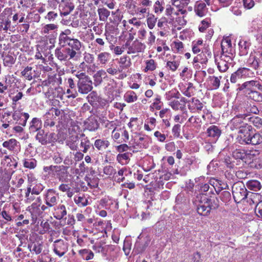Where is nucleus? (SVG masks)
Returning a JSON list of instances; mask_svg holds the SVG:
<instances>
[{"mask_svg": "<svg viewBox=\"0 0 262 262\" xmlns=\"http://www.w3.org/2000/svg\"><path fill=\"white\" fill-rule=\"evenodd\" d=\"M145 48V45L141 42L135 41L131 46L128 47V54L142 52Z\"/></svg>", "mask_w": 262, "mask_h": 262, "instance_id": "18", "label": "nucleus"}, {"mask_svg": "<svg viewBox=\"0 0 262 262\" xmlns=\"http://www.w3.org/2000/svg\"><path fill=\"white\" fill-rule=\"evenodd\" d=\"M86 128L90 131H95L99 126V124L95 117L89 118L85 122Z\"/></svg>", "mask_w": 262, "mask_h": 262, "instance_id": "19", "label": "nucleus"}, {"mask_svg": "<svg viewBox=\"0 0 262 262\" xmlns=\"http://www.w3.org/2000/svg\"><path fill=\"white\" fill-rule=\"evenodd\" d=\"M75 203L80 207H85L88 205V199L84 194L77 195L74 196Z\"/></svg>", "mask_w": 262, "mask_h": 262, "instance_id": "27", "label": "nucleus"}, {"mask_svg": "<svg viewBox=\"0 0 262 262\" xmlns=\"http://www.w3.org/2000/svg\"><path fill=\"white\" fill-rule=\"evenodd\" d=\"M43 126L45 128L53 127L56 123V117L49 112H47L43 116Z\"/></svg>", "mask_w": 262, "mask_h": 262, "instance_id": "14", "label": "nucleus"}, {"mask_svg": "<svg viewBox=\"0 0 262 262\" xmlns=\"http://www.w3.org/2000/svg\"><path fill=\"white\" fill-rule=\"evenodd\" d=\"M2 145L4 147L13 152H17L20 147L19 142L13 138L4 141Z\"/></svg>", "mask_w": 262, "mask_h": 262, "instance_id": "11", "label": "nucleus"}, {"mask_svg": "<svg viewBox=\"0 0 262 262\" xmlns=\"http://www.w3.org/2000/svg\"><path fill=\"white\" fill-rule=\"evenodd\" d=\"M250 43L248 41L245 40H241L239 42L238 46L241 55L247 54L248 50L249 48Z\"/></svg>", "mask_w": 262, "mask_h": 262, "instance_id": "28", "label": "nucleus"}, {"mask_svg": "<svg viewBox=\"0 0 262 262\" xmlns=\"http://www.w3.org/2000/svg\"><path fill=\"white\" fill-rule=\"evenodd\" d=\"M92 81L90 77L86 78L82 81H78L77 87L78 92L82 94H86L93 89Z\"/></svg>", "mask_w": 262, "mask_h": 262, "instance_id": "7", "label": "nucleus"}, {"mask_svg": "<svg viewBox=\"0 0 262 262\" xmlns=\"http://www.w3.org/2000/svg\"><path fill=\"white\" fill-rule=\"evenodd\" d=\"M57 216L56 218L57 220H60L62 219L65 215H67V210L66 207L63 205H59L57 206L56 209Z\"/></svg>", "mask_w": 262, "mask_h": 262, "instance_id": "32", "label": "nucleus"}, {"mask_svg": "<svg viewBox=\"0 0 262 262\" xmlns=\"http://www.w3.org/2000/svg\"><path fill=\"white\" fill-rule=\"evenodd\" d=\"M58 198L53 189H48L46 195V204L50 207H53L57 204Z\"/></svg>", "mask_w": 262, "mask_h": 262, "instance_id": "12", "label": "nucleus"}, {"mask_svg": "<svg viewBox=\"0 0 262 262\" xmlns=\"http://www.w3.org/2000/svg\"><path fill=\"white\" fill-rule=\"evenodd\" d=\"M117 150L119 152L126 151L129 149V147L126 144H122L116 147Z\"/></svg>", "mask_w": 262, "mask_h": 262, "instance_id": "60", "label": "nucleus"}, {"mask_svg": "<svg viewBox=\"0 0 262 262\" xmlns=\"http://www.w3.org/2000/svg\"><path fill=\"white\" fill-rule=\"evenodd\" d=\"M104 173L107 175H112L115 173V170L112 166H107L104 168Z\"/></svg>", "mask_w": 262, "mask_h": 262, "instance_id": "59", "label": "nucleus"}, {"mask_svg": "<svg viewBox=\"0 0 262 262\" xmlns=\"http://www.w3.org/2000/svg\"><path fill=\"white\" fill-rule=\"evenodd\" d=\"M238 90L243 91L248 99L257 102H262V84L259 81H247L238 84Z\"/></svg>", "mask_w": 262, "mask_h": 262, "instance_id": "1", "label": "nucleus"}, {"mask_svg": "<svg viewBox=\"0 0 262 262\" xmlns=\"http://www.w3.org/2000/svg\"><path fill=\"white\" fill-rule=\"evenodd\" d=\"M29 114L27 113H22L20 111H14L12 114V118L19 125L25 126L29 118Z\"/></svg>", "mask_w": 262, "mask_h": 262, "instance_id": "8", "label": "nucleus"}, {"mask_svg": "<svg viewBox=\"0 0 262 262\" xmlns=\"http://www.w3.org/2000/svg\"><path fill=\"white\" fill-rule=\"evenodd\" d=\"M247 185L249 189L254 191H258L261 187L260 183L257 180L249 181L247 182Z\"/></svg>", "mask_w": 262, "mask_h": 262, "instance_id": "33", "label": "nucleus"}, {"mask_svg": "<svg viewBox=\"0 0 262 262\" xmlns=\"http://www.w3.org/2000/svg\"><path fill=\"white\" fill-rule=\"evenodd\" d=\"M129 155L128 152L118 154L117 156V160L122 164L126 163L129 159Z\"/></svg>", "mask_w": 262, "mask_h": 262, "instance_id": "46", "label": "nucleus"}, {"mask_svg": "<svg viewBox=\"0 0 262 262\" xmlns=\"http://www.w3.org/2000/svg\"><path fill=\"white\" fill-rule=\"evenodd\" d=\"M221 78V76L218 77L214 76H210L209 77L208 79L212 86V89L216 90L220 87V79Z\"/></svg>", "mask_w": 262, "mask_h": 262, "instance_id": "31", "label": "nucleus"}, {"mask_svg": "<svg viewBox=\"0 0 262 262\" xmlns=\"http://www.w3.org/2000/svg\"><path fill=\"white\" fill-rule=\"evenodd\" d=\"M157 18L154 14H149L147 18V24L150 29H152L155 26Z\"/></svg>", "mask_w": 262, "mask_h": 262, "instance_id": "43", "label": "nucleus"}, {"mask_svg": "<svg viewBox=\"0 0 262 262\" xmlns=\"http://www.w3.org/2000/svg\"><path fill=\"white\" fill-rule=\"evenodd\" d=\"M28 248L30 249V252H34L36 254H38L41 252L42 246L39 243H33L28 245Z\"/></svg>", "mask_w": 262, "mask_h": 262, "instance_id": "38", "label": "nucleus"}, {"mask_svg": "<svg viewBox=\"0 0 262 262\" xmlns=\"http://www.w3.org/2000/svg\"><path fill=\"white\" fill-rule=\"evenodd\" d=\"M203 201H201L197 207L198 213L202 215H208L211 209H215L218 206L217 204L215 203V199H208L205 197Z\"/></svg>", "mask_w": 262, "mask_h": 262, "instance_id": "3", "label": "nucleus"}, {"mask_svg": "<svg viewBox=\"0 0 262 262\" xmlns=\"http://www.w3.org/2000/svg\"><path fill=\"white\" fill-rule=\"evenodd\" d=\"M78 137L76 136L72 137L70 140L68 141L67 145L69 146L71 149L73 150H77L78 149Z\"/></svg>", "mask_w": 262, "mask_h": 262, "instance_id": "36", "label": "nucleus"}, {"mask_svg": "<svg viewBox=\"0 0 262 262\" xmlns=\"http://www.w3.org/2000/svg\"><path fill=\"white\" fill-rule=\"evenodd\" d=\"M110 54L108 52H102L98 55V60L102 64H105L110 60Z\"/></svg>", "mask_w": 262, "mask_h": 262, "instance_id": "35", "label": "nucleus"}, {"mask_svg": "<svg viewBox=\"0 0 262 262\" xmlns=\"http://www.w3.org/2000/svg\"><path fill=\"white\" fill-rule=\"evenodd\" d=\"M23 165L25 168L34 169L37 165V161L35 159H25L23 160Z\"/></svg>", "mask_w": 262, "mask_h": 262, "instance_id": "30", "label": "nucleus"}, {"mask_svg": "<svg viewBox=\"0 0 262 262\" xmlns=\"http://www.w3.org/2000/svg\"><path fill=\"white\" fill-rule=\"evenodd\" d=\"M74 6L69 2L62 1L59 5V10L61 14L64 16H67L74 9Z\"/></svg>", "mask_w": 262, "mask_h": 262, "instance_id": "17", "label": "nucleus"}, {"mask_svg": "<svg viewBox=\"0 0 262 262\" xmlns=\"http://www.w3.org/2000/svg\"><path fill=\"white\" fill-rule=\"evenodd\" d=\"M221 160L228 167H232L233 164H232L231 158L229 156H226L223 159L221 158Z\"/></svg>", "mask_w": 262, "mask_h": 262, "instance_id": "61", "label": "nucleus"}, {"mask_svg": "<svg viewBox=\"0 0 262 262\" xmlns=\"http://www.w3.org/2000/svg\"><path fill=\"white\" fill-rule=\"evenodd\" d=\"M93 247L94 250H97L98 252H104L105 249V247H102L101 243H96Z\"/></svg>", "mask_w": 262, "mask_h": 262, "instance_id": "64", "label": "nucleus"}, {"mask_svg": "<svg viewBox=\"0 0 262 262\" xmlns=\"http://www.w3.org/2000/svg\"><path fill=\"white\" fill-rule=\"evenodd\" d=\"M169 105L174 110H178L180 107V102L176 100H174L170 102Z\"/></svg>", "mask_w": 262, "mask_h": 262, "instance_id": "62", "label": "nucleus"}, {"mask_svg": "<svg viewBox=\"0 0 262 262\" xmlns=\"http://www.w3.org/2000/svg\"><path fill=\"white\" fill-rule=\"evenodd\" d=\"M235 72L239 79L252 77L254 74L251 70L246 68H239Z\"/></svg>", "mask_w": 262, "mask_h": 262, "instance_id": "16", "label": "nucleus"}, {"mask_svg": "<svg viewBox=\"0 0 262 262\" xmlns=\"http://www.w3.org/2000/svg\"><path fill=\"white\" fill-rule=\"evenodd\" d=\"M232 194L235 202L238 203L247 198V190L243 183L238 182L234 183L232 188Z\"/></svg>", "mask_w": 262, "mask_h": 262, "instance_id": "4", "label": "nucleus"}, {"mask_svg": "<svg viewBox=\"0 0 262 262\" xmlns=\"http://www.w3.org/2000/svg\"><path fill=\"white\" fill-rule=\"evenodd\" d=\"M118 63L119 64V73H122L131 66L130 59L127 55L121 57L118 60Z\"/></svg>", "mask_w": 262, "mask_h": 262, "instance_id": "15", "label": "nucleus"}, {"mask_svg": "<svg viewBox=\"0 0 262 262\" xmlns=\"http://www.w3.org/2000/svg\"><path fill=\"white\" fill-rule=\"evenodd\" d=\"M208 136L217 139L221 136V130L219 127L215 125H211L207 130Z\"/></svg>", "mask_w": 262, "mask_h": 262, "instance_id": "22", "label": "nucleus"}, {"mask_svg": "<svg viewBox=\"0 0 262 262\" xmlns=\"http://www.w3.org/2000/svg\"><path fill=\"white\" fill-rule=\"evenodd\" d=\"M71 39L72 38L70 37L60 34L59 36V44L61 47H65L66 46L69 45Z\"/></svg>", "mask_w": 262, "mask_h": 262, "instance_id": "42", "label": "nucleus"}, {"mask_svg": "<svg viewBox=\"0 0 262 262\" xmlns=\"http://www.w3.org/2000/svg\"><path fill=\"white\" fill-rule=\"evenodd\" d=\"M233 157L236 159H244L246 156V154L244 150L236 149L232 152Z\"/></svg>", "mask_w": 262, "mask_h": 262, "instance_id": "47", "label": "nucleus"}, {"mask_svg": "<svg viewBox=\"0 0 262 262\" xmlns=\"http://www.w3.org/2000/svg\"><path fill=\"white\" fill-rule=\"evenodd\" d=\"M154 136L158 138V140L160 142H164L166 139V136L164 134H161L159 131H156L154 133Z\"/></svg>", "mask_w": 262, "mask_h": 262, "instance_id": "63", "label": "nucleus"}, {"mask_svg": "<svg viewBox=\"0 0 262 262\" xmlns=\"http://www.w3.org/2000/svg\"><path fill=\"white\" fill-rule=\"evenodd\" d=\"M222 51L223 53H228L231 52L232 44L230 39L226 37L223 39L221 42Z\"/></svg>", "mask_w": 262, "mask_h": 262, "instance_id": "25", "label": "nucleus"}, {"mask_svg": "<svg viewBox=\"0 0 262 262\" xmlns=\"http://www.w3.org/2000/svg\"><path fill=\"white\" fill-rule=\"evenodd\" d=\"M206 5L205 3H201L197 5L195 8V12L197 15L202 17L205 13Z\"/></svg>", "mask_w": 262, "mask_h": 262, "instance_id": "40", "label": "nucleus"}, {"mask_svg": "<svg viewBox=\"0 0 262 262\" xmlns=\"http://www.w3.org/2000/svg\"><path fill=\"white\" fill-rule=\"evenodd\" d=\"M218 68L220 71L225 72L228 69V63L224 60H221L218 64Z\"/></svg>", "mask_w": 262, "mask_h": 262, "instance_id": "53", "label": "nucleus"}, {"mask_svg": "<svg viewBox=\"0 0 262 262\" xmlns=\"http://www.w3.org/2000/svg\"><path fill=\"white\" fill-rule=\"evenodd\" d=\"M211 21L210 18H206L201 21V24L200 25L199 30L200 32H204L207 28L210 27Z\"/></svg>", "mask_w": 262, "mask_h": 262, "instance_id": "45", "label": "nucleus"}, {"mask_svg": "<svg viewBox=\"0 0 262 262\" xmlns=\"http://www.w3.org/2000/svg\"><path fill=\"white\" fill-rule=\"evenodd\" d=\"M80 136L82 138L80 140V147L82 148L81 151L86 153L91 147V142L84 134H81Z\"/></svg>", "mask_w": 262, "mask_h": 262, "instance_id": "21", "label": "nucleus"}, {"mask_svg": "<svg viewBox=\"0 0 262 262\" xmlns=\"http://www.w3.org/2000/svg\"><path fill=\"white\" fill-rule=\"evenodd\" d=\"M86 98L88 101L92 103L97 100V94L96 92L93 91L88 95Z\"/></svg>", "mask_w": 262, "mask_h": 262, "instance_id": "52", "label": "nucleus"}, {"mask_svg": "<svg viewBox=\"0 0 262 262\" xmlns=\"http://www.w3.org/2000/svg\"><path fill=\"white\" fill-rule=\"evenodd\" d=\"M76 54V51L70 48L56 49L55 53L56 57L61 61L72 59L75 57Z\"/></svg>", "mask_w": 262, "mask_h": 262, "instance_id": "5", "label": "nucleus"}, {"mask_svg": "<svg viewBox=\"0 0 262 262\" xmlns=\"http://www.w3.org/2000/svg\"><path fill=\"white\" fill-rule=\"evenodd\" d=\"M248 116L246 113L243 114L237 115L230 121V125L232 129L235 128L245 129L249 126L244 121L247 120V117Z\"/></svg>", "mask_w": 262, "mask_h": 262, "instance_id": "6", "label": "nucleus"}, {"mask_svg": "<svg viewBox=\"0 0 262 262\" xmlns=\"http://www.w3.org/2000/svg\"><path fill=\"white\" fill-rule=\"evenodd\" d=\"M54 168L59 181L61 182L65 181L68 176V169L69 166L63 165L55 166Z\"/></svg>", "mask_w": 262, "mask_h": 262, "instance_id": "10", "label": "nucleus"}, {"mask_svg": "<svg viewBox=\"0 0 262 262\" xmlns=\"http://www.w3.org/2000/svg\"><path fill=\"white\" fill-rule=\"evenodd\" d=\"M107 77L106 72L103 70L98 71L93 76L94 83L97 85L101 83L103 79Z\"/></svg>", "mask_w": 262, "mask_h": 262, "instance_id": "24", "label": "nucleus"}, {"mask_svg": "<svg viewBox=\"0 0 262 262\" xmlns=\"http://www.w3.org/2000/svg\"><path fill=\"white\" fill-rule=\"evenodd\" d=\"M3 61L5 66L10 67L14 63L15 59L12 55L7 54L4 57Z\"/></svg>", "mask_w": 262, "mask_h": 262, "instance_id": "44", "label": "nucleus"}, {"mask_svg": "<svg viewBox=\"0 0 262 262\" xmlns=\"http://www.w3.org/2000/svg\"><path fill=\"white\" fill-rule=\"evenodd\" d=\"M243 5L245 8L250 9L254 6L253 0H243Z\"/></svg>", "mask_w": 262, "mask_h": 262, "instance_id": "58", "label": "nucleus"}, {"mask_svg": "<svg viewBox=\"0 0 262 262\" xmlns=\"http://www.w3.org/2000/svg\"><path fill=\"white\" fill-rule=\"evenodd\" d=\"M35 139L43 145H47L49 143L48 134L45 133L43 129H40L37 132L35 136Z\"/></svg>", "mask_w": 262, "mask_h": 262, "instance_id": "20", "label": "nucleus"}, {"mask_svg": "<svg viewBox=\"0 0 262 262\" xmlns=\"http://www.w3.org/2000/svg\"><path fill=\"white\" fill-rule=\"evenodd\" d=\"M255 212L258 217L262 218V201L256 205Z\"/></svg>", "mask_w": 262, "mask_h": 262, "instance_id": "56", "label": "nucleus"}, {"mask_svg": "<svg viewBox=\"0 0 262 262\" xmlns=\"http://www.w3.org/2000/svg\"><path fill=\"white\" fill-rule=\"evenodd\" d=\"M68 250V246L63 240L57 239L54 242V251L59 256H62Z\"/></svg>", "mask_w": 262, "mask_h": 262, "instance_id": "9", "label": "nucleus"}, {"mask_svg": "<svg viewBox=\"0 0 262 262\" xmlns=\"http://www.w3.org/2000/svg\"><path fill=\"white\" fill-rule=\"evenodd\" d=\"M247 119L250 120V121L252 122L257 127L259 128L262 126L261 119L259 117H250L248 118Z\"/></svg>", "mask_w": 262, "mask_h": 262, "instance_id": "50", "label": "nucleus"}, {"mask_svg": "<svg viewBox=\"0 0 262 262\" xmlns=\"http://www.w3.org/2000/svg\"><path fill=\"white\" fill-rule=\"evenodd\" d=\"M166 65L172 71H175L179 66L180 62L178 60L169 61L167 62Z\"/></svg>", "mask_w": 262, "mask_h": 262, "instance_id": "48", "label": "nucleus"}, {"mask_svg": "<svg viewBox=\"0 0 262 262\" xmlns=\"http://www.w3.org/2000/svg\"><path fill=\"white\" fill-rule=\"evenodd\" d=\"M94 145L99 150H104L110 145V142L106 140L97 139L95 141Z\"/></svg>", "mask_w": 262, "mask_h": 262, "instance_id": "26", "label": "nucleus"}, {"mask_svg": "<svg viewBox=\"0 0 262 262\" xmlns=\"http://www.w3.org/2000/svg\"><path fill=\"white\" fill-rule=\"evenodd\" d=\"M69 46L74 51H79L81 48V43L77 39L72 38Z\"/></svg>", "mask_w": 262, "mask_h": 262, "instance_id": "41", "label": "nucleus"}, {"mask_svg": "<svg viewBox=\"0 0 262 262\" xmlns=\"http://www.w3.org/2000/svg\"><path fill=\"white\" fill-rule=\"evenodd\" d=\"M180 94L179 92L175 93L172 91H169L166 93V98L167 100H170L172 98H179Z\"/></svg>", "mask_w": 262, "mask_h": 262, "instance_id": "55", "label": "nucleus"}, {"mask_svg": "<svg viewBox=\"0 0 262 262\" xmlns=\"http://www.w3.org/2000/svg\"><path fill=\"white\" fill-rule=\"evenodd\" d=\"M32 68L31 67H27L21 71V74L26 79L31 80L33 79V73L32 72Z\"/></svg>", "mask_w": 262, "mask_h": 262, "instance_id": "37", "label": "nucleus"}, {"mask_svg": "<svg viewBox=\"0 0 262 262\" xmlns=\"http://www.w3.org/2000/svg\"><path fill=\"white\" fill-rule=\"evenodd\" d=\"M67 94H68V97L69 98H75L77 97L78 95V92L76 90H73L71 89H69L67 90Z\"/></svg>", "mask_w": 262, "mask_h": 262, "instance_id": "57", "label": "nucleus"}, {"mask_svg": "<svg viewBox=\"0 0 262 262\" xmlns=\"http://www.w3.org/2000/svg\"><path fill=\"white\" fill-rule=\"evenodd\" d=\"M58 26L54 24H50L45 25L41 29L42 34H46L51 33V31L56 30Z\"/></svg>", "mask_w": 262, "mask_h": 262, "instance_id": "39", "label": "nucleus"}, {"mask_svg": "<svg viewBox=\"0 0 262 262\" xmlns=\"http://www.w3.org/2000/svg\"><path fill=\"white\" fill-rule=\"evenodd\" d=\"M250 126L247 128H242L238 131V142L244 145L251 144L256 145L262 143V136L259 133L250 132Z\"/></svg>", "mask_w": 262, "mask_h": 262, "instance_id": "2", "label": "nucleus"}, {"mask_svg": "<svg viewBox=\"0 0 262 262\" xmlns=\"http://www.w3.org/2000/svg\"><path fill=\"white\" fill-rule=\"evenodd\" d=\"M99 19L102 21H106L110 15V12L106 8H99L98 9Z\"/></svg>", "mask_w": 262, "mask_h": 262, "instance_id": "34", "label": "nucleus"}, {"mask_svg": "<svg viewBox=\"0 0 262 262\" xmlns=\"http://www.w3.org/2000/svg\"><path fill=\"white\" fill-rule=\"evenodd\" d=\"M41 128L42 121L38 118H33L29 123V132L30 134H34L41 129Z\"/></svg>", "mask_w": 262, "mask_h": 262, "instance_id": "13", "label": "nucleus"}, {"mask_svg": "<svg viewBox=\"0 0 262 262\" xmlns=\"http://www.w3.org/2000/svg\"><path fill=\"white\" fill-rule=\"evenodd\" d=\"M57 17L58 14L57 13L54 11H50L45 17V18L47 19L49 22H54Z\"/></svg>", "mask_w": 262, "mask_h": 262, "instance_id": "49", "label": "nucleus"}, {"mask_svg": "<svg viewBox=\"0 0 262 262\" xmlns=\"http://www.w3.org/2000/svg\"><path fill=\"white\" fill-rule=\"evenodd\" d=\"M154 8V12L156 13H161L164 10V7L162 6V4L159 1H157L155 2Z\"/></svg>", "mask_w": 262, "mask_h": 262, "instance_id": "51", "label": "nucleus"}, {"mask_svg": "<svg viewBox=\"0 0 262 262\" xmlns=\"http://www.w3.org/2000/svg\"><path fill=\"white\" fill-rule=\"evenodd\" d=\"M191 102L192 103L193 105H189L188 108L191 112L194 113L195 110L199 113L201 111L204 107L203 104L200 102L199 99H195L194 98H192L191 99Z\"/></svg>", "mask_w": 262, "mask_h": 262, "instance_id": "23", "label": "nucleus"}, {"mask_svg": "<svg viewBox=\"0 0 262 262\" xmlns=\"http://www.w3.org/2000/svg\"><path fill=\"white\" fill-rule=\"evenodd\" d=\"M146 69L150 71L154 70L156 68V65L155 64V61L153 59H150L146 61Z\"/></svg>", "mask_w": 262, "mask_h": 262, "instance_id": "54", "label": "nucleus"}, {"mask_svg": "<svg viewBox=\"0 0 262 262\" xmlns=\"http://www.w3.org/2000/svg\"><path fill=\"white\" fill-rule=\"evenodd\" d=\"M124 98L125 101L127 102L132 103L136 101L138 97L135 92L132 91H129L124 95Z\"/></svg>", "mask_w": 262, "mask_h": 262, "instance_id": "29", "label": "nucleus"}]
</instances>
